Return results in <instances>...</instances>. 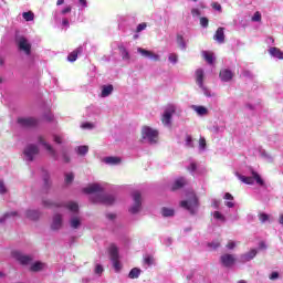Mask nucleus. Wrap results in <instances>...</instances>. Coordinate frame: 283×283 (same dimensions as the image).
<instances>
[{"mask_svg":"<svg viewBox=\"0 0 283 283\" xmlns=\"http://www.w3.org/2000/svg\"><path fill=\"white\" fill-rule=\"evenodd\" d=\"M84 193H95L91 197L92 202H99L101 205H113L116 198L112 195L103 193V188L98 184H93L83 189Z\"/></svg>","mask_w":283,"mask_h":283,"instance_id":"obj_1","label":"nucleus"},{"mask_svg":"<svg viewBox=\"0 0 283 283\" xmlns=\"http://www.w3.org/2000/svg\"><path fill=\"white\" fill-rule=\"evenodd\" d=\"M179 206L181 209L189 211L190 216H196V213H198V209L200 208V199H198L196 192L190 191L187 193V200L180 201Z\"/></svg>","mask_w":283,"mask_h":283,"instance_id":"obj_2","label":"nucleus"},{"mask_svg":"<svg viewBox=\"0 0 283 283\" xmlns=\"http://www.w3.org/2000/svg\"><path fill=\"white\" fill-rule=\"evenodd\" d=\"M237 178L241 180L244 185H253L256 182L260 187H264V179L258 174L255 170H251V176L252 177H247L244 175H241L240 172H235Z\"/></svg>","mask_w":283,"mask_h":283,"instance_id":"obj_3","label":"nucleus"},{"mask_svg":"<svg viewBox=\"0 0 283 283\" xmlns=\"http://www.w3.org/2000/svg\"><path fill=\"white\" fill-rule=\"evenodd\" d=\"M142 138L148 140L150 145H155V143H158V130L149 126H144L142 128Z\"/></svg>","mask_w":283,"mask_h":283,"instance_id":"obj_4","label":"nucleus"},{"mask_svg":"<svg viewBox=\"0 0 283 283\" xmlns=\"http://www.w3.org/2000/svg\"><path fill=\"white\" fill-rule=\"evenodd\" d=\"M174 114H176V106L172 104H169L166 107L164 115L161 117L163 125H166V126L171 125V117L174 116Z\"/></svg>","mask_w":283,"mask_h":283,"instance_id":"obj_5","label":"nucleus"},{"mask_svg":"<svg viewBox=\"0 0 283 283\" xmlns=\"http://www.w3.org/2000/svg\"><path fill=\"white\" fill-rule=\"evenodd\" d=\"M12 258L19 262V264H22V266H28L32 262V256L28 254H23L20 251H13L11 253Z\"/></svg>","mask_w":283,"mask_h":283,"instance_id":"obj_6","label":"nucleus"},{"mask_svg":"<svg viewBox=\"0 0 283 283\" xmlns=\"http://www.w3.org/2000/svg\"><path fill=\"white\" fill-rule=\"evenodd\" d=\"M27 160H29L30 163H32V160H34L35 156H39V146L34 145V144H30L24 148L23 151Z\"/></svg>","mask_w":283,"mask_h":283,"instance_id":"obj_7","label":"nucleus"},{"mask_svg":"<svg viewBox=\"0 0 283 283\" xmlns=\"http://www.w3.org/2000/svg\"><path fill=\"white\" fill-rule=\"evenodd\" d=\"M133 200H134V205L129 209V211L130 213L135 214V213H138V211H140V207H143L140 191L135 190L133 192Z\"/></svg>","mask_w":283,"mask_h":283,"instance_id":"obj_8","label":"nucleus"},{"mask_svg":"<svg viewBox=\"0 0 283 283\" xmlns=\"http://www.w3.org/2000/svg\"><path fill=\"white\" fill-rule=\"evenodd\" d=\"M18 123L21 127H36V125H39V119L34 117H19Z\"/></svg>","mask_w":283,"mask_h":283,"instance_id":"obj_9","label":"nucleus"},{"mask_svg":"<svg viewBox=\"0 0 283 283\" xmlns=\"http://www.w3.org/2000/svg\"><path fill=\"white\" fill-rule=\"evenodd\" d=\"M220 262L226 269H231V266L235 264V256L233 254H222L220 256Z\"/></svg>","mask_w":283,"mask_h":283,"instance_id":"obj_10","label":"nucleus"},{"mask_svg":"<svg viewBox=\"0 0 283 283\" xmlns=\"http://www.w3.org/2000/svg\"><path fill=\"white\" fill-rule=\"evenodd\" d=\"M18 46L19 50H21L22 52H24L28 56H30L31 52H32V44L28 43V39L25 38H20L19 42H18Z\"/></svg>","mask_w":283,"mask_h":283,"instance_id":"obj_11","label":"nucleus"},{"mask_svg":"<svg viewBox=\"0 0 283 283\" xmlns=\"http://www.w3.org/2000/svg\"><path fill=\"white\" fill-rule=\"evenodd\" d=\"M137 52L142 54V56H144L145 59H150L151 61H160V55L147 49L138 48Z\"/></svg>","mask_w":283,"mask_h":283,"instance_id":"obj_12","label":"nucleus"},{"mask_svg":"<svg viewBox=\"0 0 283 283\" xmlns=\"http://www.w3.org/2000/svg\"><path fill=\"white\" fill-rule=\"evenodd\" d=\"M63 227V216L60 213L53 216V221L51 223L52 231H59Z\"/></svg>","mask_w":283,"mask_h":283,"instance_id":"obj_13","label":"nucleus"},{"mask_svg":"<svg viewBox=\"0 0 283 283\" xmlns=\"http://www.w3.org/2000/svg\"><path fill=\"white\" fill-rule=\"evenodd\" d=\"M219 76L221 81H223L224 83H229V81L233 80V72L229 69H223L220 71Z\"/></svg>","mask_w":283,"mask_h":283,"instance_id":"obj_14","label":"nucleus"},{"mask_svg":"<svg viewBox=\"0 0 283 283\" xmlns=\"http://www.w3.org/2000/svg\"><path fill=\"white\" fill-rule=\"evenodd\" d=\"M184 187H187V179H185L184 177H179L172 184L171 191H178L179 189H182Z\"/></svg>","mask_w":283,"mask_h":283,"instance_id":"obj_15","label":"nucleus"},{"mask_svg":"<svg viewBox=\"0 0 283 283\" xmlns=\"http://www.w3.org/2000/svg\"><path fill=\"white\" fill-rule=\"evenodd\" d=\"M196 83L201 90H205V71L202 69L196 71Z\"/></svg>","mask_w":283,"mask_h":283,"instance_id":"obj_16","label":"nucleus"},{"mask_svg":"<svg viewBox=\"0 0 283 283\" xmlns=\"http://www.w3.org/2000/svg\"><path fill=\"white\" fill-rule=\"evenodd\" d=\"M38 142L45 147L46 151L53 156V158H56V150L52 147V145L48 144L43 136L38 137Z\"/></svg>","mask_w":283,"mask_h":283,"instance_id":"obj_17","label":"nucleus"},{"mask_svg":"<svg viewBox=\"0 0 283 283\" xmlns=\"http://www.w3.org/2000/svg\"><path fill=\"white\" fill-rule=\"evenodd\" d=\"M78 54H83V46H78L67 55V61L74 63L78 59Z\"/></svg>","mask_w":283,"mask_h":283,"instance_id":"obj_18","label":"nucleus"},{"mask_svg":"<svg viewBox=\"0 0 283 283\" xmlns=\"http://www.w3.org/2000/svg\"><path fill=\"white\" fill-rule=\"evenodd\" d=\"M258 255V250L252 249L251 251H249L245 254L241 255V262H251V260H253V258H255Z\"/></svg>","mask_w":283,"mask_h":283,"instance_id":"obj_19","label":"nucleus"},{"mask_svg":"<svg viewBox=\"0 0 283 283\" xmlns=\"http://www.w3.org/2000/svg\"><path fill=\"white\" fill-rule=\"evenodd\" d=\"M214 41L224 43V28L219 27L213 35Z\"/></svg>","mask_w":283,"mask_h":283,"instance_id":"obj_20","label":"nucleus"},{"mask_svg":"<svg viewBox=\"0 0 283 283\" xmlns=\"http://www.w3.org/2000/svg\"><path fill=\"white\" fill-rule=\"evenodd\" d=\"M69 224L71 229H81V217L78 216L71 217Z\"/></svg>","mask_w":283,"mask_h":283,"instance_id":"obj_21","label":"nucleus"},{"mask_svg":"<svg viewBox=\"0 0 283 283\" xmlns=\"http://www.w3.org/2000/svg\"><path fill=\"white\" fill-rule=\"evenodd\" d=\"M112 92H114V85L112 84L103 85L102 93H101L102 98H107V96H109Z\"/></svg>","mask_w":283,"mask_h":283,"instance_id":"obj_22","label":"nucleus"},{"mask_svg":"<svg viewBox=\"0 0 283 283\" xmlns=\"http://www.w3.org/2000/svg\"><path fill=\"white\" fill-rule=\"evenodd\" d=\"M269 53L271 54V56H275V59H280L281 61H283V52L279 48H270Z\"/></svg>","mask_w":283,"mask_h":283,"instance_id":"obj_23","label":"nucleus"},{"mask_svg":"<svg viewBox=\"0 0 283 283\" xmlns=\"http://www.w3.org/2000/svg\"><path fill=\"white\" fill-rule=\"evenodd\" d=\"M104 163L106 165H120V163H123V159H120V157H105L104 158Z\"/></svg>","mask_w":283,"mask_h":283,"instance_id":"obj_24","label":"nucleus"},{"mask_svg":"<svg viewBox=\"0 0 283 283\" xmlns=\"http://www.w3.org/2000/svg\"><path fill=\"white\" fill-rule=\"evenodd\" d=\"M140 273H143V271L138 268H134L130 270L128 277L130 280H138V277H140Z\"/></svg>","mask_w":283,"mask_h":283,"instance_id":"obj_25","label":"nucleus"},{"mask_svg":"<svg viewBox=\"0 0 283 283\" xmlns=\"http://www.w3.org/2000/svg\"><path fill=\"white\" fill-rule=\"evenodd\" d=\"M176 211L171 208L164 207L161 208V214L164 218H171L174 217Z\"/></svg>","mask_w":283,"mask_h":283,"instance_id":"obj_26","label":"nucleus"},{"mask_svg":"<svg viewBox=\"0 0 283 283\" xmlns=\"http://www.w3.org/2000/svg\"><path fill=\"white\" fill-rule=\"evenodd\" d=\"M111 260H118V248L115 244L109 247Z\"/></svg>","mask_w":283,"mask_h":283,"instance_id":"obj_27","label":"nucleus"},{"mask_svg":"<svg viewBox=\"0 0 283 283\" xmlns=\"http://www.w3.org/2000/svg\"><path fill=\"white\" fill-rule=\"evenodd\" d=\"M118 50L120 52L123 61H129V59H132V56L129 55V51H127L125 46H118Z\"/></svg>","mask_w":283,"mask_h":283,"instance_id":"obj_28","label":"nucleus"},{"mask_svg":"<svg viewBox=\"0 0 283 283\" xmlns=\"http://www.w3.org/2000/svg\"><path fill=\"white\" fill-rule=\"evenodd\" d=\"M64 207L69 209V211H72L73 213L78 212V203L74 201L67 202L66 205H64Z\"/></svg>","mask_w":283,"mask_h":283,"instance_id":"obj_29","label":"nucleus"},{"mask_svg":"<svg viewBox=\"0 0 283 283\" xmlns=\"http://www.w3.org/2000/svg\"><path fill=\"white\" fill-rule=\"evenodd\" d=\"M202 56H203L205 61H207V63H209V65H213V53H211L209 51H203Z\"/></svg>","mask_w":283,"mask_h":283,"instance_id":"obj_30","label":"nucleus"},{"mask_svg":"<svg viewBox=\"0 0 283 283\" xmlns=\"http://www.w3.org/2000/svg\"><path fill=\"white\" fill-rule=\"evenodd\" d=\"M177 44L180 50H187V43L181 34H177Z\"/></svg>","mask_w":283,"mask_h":283,"instance_id":"obj_31","label":"nucleus"},{"mask_svg":"<svg viewBox=\"0 0 283 283\" xmlns=\"http://www.w3.org/2000/svg\"><path fill=\"white\" fill-rule=\"evenodd\" d=\"M195 112H197L199 116H207V114H209V109L205 106H195Z\"/></svg>","mask_w":283,"mask_h":283,"instance_id":"obj_32","label":"nucleus"},{"mask_svg":"<svg viewBox=\"0 0 283 283\" xmlns=\"http://www.w3.org/2000/svg\"><path fill=\"white\" fill-rule=\"evenodd\" d=\"M39 211L36 210H28L27 211V218H29V220H39Z\"/></svg>","mask_w":283,"mask_h":283,"instance_id":"obj_33","label":"nucleus"},{"mask_svg":"<svg viewBox=\"0 0 283 283\" xmlns=\"http://www.w3.org/2000/svg\"><path fill=\"white\" fill-rule=\"evenodd\" d=\"M42 269H43V263L35 262L31 265L30 271H32L33 273H38V271H42Z\"/></svg>","mask_w":283,"mask_h":283,"instance_id":"obj_34","label":"nucleus"},{"mask_svg":"<svg viewBox=\"0 0 283 283\" xmlns=\"http://www.w3.org/2000/svg\"><path fill=\"white\" fill-rule=\"evenodd\" d=\"M43 206H44V207H48L49 209H52V208H54V207H63V205L56 203V202H52V201H50V200H44V201H43Z\"/></svg>","mask_w":283,"mask_h":283,"instance_id":"obj_35","label":"nucleus"},{"mask_svg":"<svg viewBox=\"0 0 283 283\" xmlns=\"http://www.w3.org/2000/svg\"><path fill=\"white\" fill-rule=\"evenodd\" d=\"M90 151V147L88 146H78L77 147V154L80 156H85V154H87Z\"/></svg>","mask_w":283,"mask_h":283,"instance_id":"obj_36","label":"nucleus"},{"mask_svg":"<svg viewBox=\"0 0 283 283\" xmlns=\"http://www.w3.org/2000/svg\"><path fill=\"white\" fill-rule=\"evenodd\" d=\"M23 19L27 21H34V12L29 11V12H23L22 13Z\"/></svg>","mask_w":283,"mask_h":283,"instance_id":"obj_37","label":"nucleus"},{"mask_svg":"<svg viewBox=\"0 0 283 283\" xmlns=\"http://www.w3.org/2000/svg\"><path fill=\"white\" fill-rule=\"evenodd\" d=\"M43 118L46 123H54V115L50 111L43 115Z\"/></svg>","mask_w":283,"mask_h":283,"instance_id":"obj_38","label":"nucleus"},{"mask_svg":"<svg viewBox=\"0 0 283 283\" xmlns=\"http://www.w3.org/2000/svg\"><path fill=\"white\" fill-rule=\"evenodd\" d=\"M168 61H169L170 63H174V64L178 63V54H176V53H170V54L168 55Z\"/></svg>","mask_w":283,"mask_h":283,"instance_id":"obj_39","label":"nucleus"},{"mask_svg":"<svg viewBox=\"0 0 283 283\" xmlns=\"http://www.w3.org/2000/svg\"><path fill=\"white\" fill-rule=\"evenodd\" d=\"M213 218L216 220H221V222H224L227 220V218H224L223 214L220 213V211H214L213 212Z\"/></svg>","mask_w":283,"mask_h":283,"instance_id":"obj_40","label":"nucleus"},{"mask_svg":"<svg viewBox=\"0 0 283 283\" xmlns=\"http://www.w3.org/2000/svg\"><path fill=\"white\" fill-rule=\"evenodd\" d=\"M74 181V174L70 172L65 175V182L66 185H72V182Z\"/></svg>","mask_w":283,"mask_h":283,"instance_id":"obj_41","label":"nucleus"},{"mask_svg":"<svg viewBox=\"0 0 283 283\" xmlns=\"http://www.w3.org/2000/svg\"><path fill=\"white\" fill-rule=\"evenodd\" d=\"M201 28H209V19L207 17L200 18Z\"/></svg>","mask_w":283,"mask_h":283,"instance_id":"obj_42","label":"nucleus"},{"mask_svg":"<svg viewBox=\"0 0 283 283\" xmlns=\"http://www.w3.org/2000/svg\"><path fill=\"white\" fill-rule=\"evenodd\" d=\"M12 216H19V213L17 211L6 213L4 217L0 219V223L6 222V219Z\"/></svg>","mask_w":283,"mask_h":283,"instance_id":"obj_43","label":"nucleus"},{"mask_svg":"<svg viewBox=\"0 0 283 283\" xmlns=\"http://www.w3.org/2000/svg\"><path fill=\"white\" fill-rule=\"evenodd\" d=\"M252 21L254 22H260L262 21V13H260V11H256L253 17H252Z\"/></svg>","mask_w":283,"mask_h":283,"instance_id":"obj_44","label":"nucleus"},{"mask_svg":"<svg viewBox=\"0 0 283 283\" xmlns=\"http://www.w3.org/2000/svg\"><path fill=\"white\" fill-rule=\"evenodd\" d=\"M186 146L187 147H193V138L191 137V135H187V137H186Z\"/></svg>","mask_w":283,"mask_h":283,"instance_id":"obj_45","label":"nucleus"},{"mask_svg":"<svg viewBox=\"0 0 283 283\" xmlns=\"http://www.w3.org/2000/svg\"><path fill=\"white\" fill-rule=\"evenodd\" d=\"M259 220L260 222H266L269 221V214L262 212V213H259Z\"/></svg>","mask_w":283,"mask_h":283,"instance_id":"obj_46","label":"nucleus"},{"mask_svg":"<svg viewBox=\"0 0 283 283\" xmlns=\"http://www.w3.org/2000/svg\"><path fill=\"white\" fill-rule=\"evenodd\" d=\"M199 147L200 149H206L207 148V139H205L203 137H201L199 139Z\"/></svg>","mask_w":283,"mask_h":283,"instance_id":"obj_47","label":"nucleus"},{"mask_svg":"<svg viewBox=\"0 0 283 283\" xmlns=\"http://www.w3.org/2000/svg\"><path fill=\"white\" fill-rule=\"evenodd\" d=\"M115 271H120V261L118 259L112 260Z\"/></svg>","mask_w":283,"mask_h":283,"instance_id":"obj_48","label":"nucleus"},{"mask_svg":"<svg viewBox=\"0 0 283 283\" xmlns=\"http://www.w3.org/2000/svg\"><path fill=\"white\" fill-rule=\"evenodd\" d=\"M213 10H217L218 12H222V6L218 2H213L212 4Z\"/></svg>","mask_w":283,"mask_h":283,"instance_id":"obj_49","label":"nucleus"},{"mask_svg":"<svg viewBox=\"0 0 283 283\" xmlns=\"http://www.w3.org/2000/svg\"><path fill=\"white\" fill-rule=\"evenodd\" d=\"M82 129H94V124L86 122L82 124Z\"/></svg>","mask_w":283,"mask_h":283,"instance_id":"obj_50","label":"nucleus"},{"mask_svg":"<svg viewBox=\"0 0 283 283\" xmlns=\"http://www.w3.org/2000/svg\"><path fill=\"white\" fill-rule=\"evenodd\" d=\"M147 28V24L144 22V23H139L137 25V29H136V32H143V30H145Z\"/></svg>","mask_w":283,"mask_h":283,"instance_id":"obj_51","label":"nucleus"},{"mask_svg":"<svg viewBox=\"0 0 283 283\" xmlns=\"http://www.w3.org/2000/svg\"><path fill=\"white\" fill-rule=\"evenodd\" d=\"M53 140L54 143H56L57 145H61L63 143V138L59 135H54L53 136Z\"/></svg>","mask_w":283,"mask_h":283,"instance_id":"obj_52","label":"nucleus"},{"mask_svg":"<svg viewBox=\"0 0 283 283\" xmlns=\"http://www.w3.org/2000/svg\"><path fill=\"white\" fill-rule=\"evenodd\" d=\"M145 264H148V266H150V264H154V256H147L144 259Z\"/></svg>","mask_w":283,"mask_h":283,"instance_id":"obj_53","label":"nucleus"},{"mask_svg":"<svg viewBox=\"0 0 283 283\" xmlns=\"http://www.w3.org/2000/svg\"><path fill=\"white\" fill-rule=\"evenodd\" d=\"M0 193H8V189L6 188V184L0 181Z\"/></svg>","mask_w":283,"mask_h":283,"instance_id":"obj_54","label":"nucleus"},{"mask_svg":"<svg viewBox=\"0 0 283 283\" xmlns=\"http://www.w3.org/2000/svg\"><path fill=\"white\" fill-rule=\"evenodd\" d=\"M211 207H213V209H220V200L214 199V200L212 201Z\"/></svg>","mask_w":283,"mask_h":283,"instance_id":"obj_55","label":"nucleus"},{"mask_svg":"<svg viewBox=\"0 0 283 283\" xmlns=\"http://www.w3.org/2000/svg\"><path fill=\"white\" fill-rule=\"evenodd\" d=\"M95 273H96L97 275H101V273H103V265L97 264V265L95 266Z\"/></svg>","mask_w":283,"mask_h":283,"instance_id":"obj_56","label":"nucleus"},{"mask_svg":"<svg viewBox=\"0 0 283 283\" xmlns=\"http://www.w3.org/2000/svg\"><path fill=\"white\" fill-rule=\"evenodd\" d=\"M226 247L229 250L235 249V241H229Z\"/></svg>","mask_w":283,"mask_h":283,"instance_id":"obj_57","label":"nucleus"},{"mask_svg":"<svg viewBox=\"0 0 283 283\" xmlns=\"http://www.w3.org/2000/svg\"><path fill=\"white\" fill-rule=\"evenodd\" d=\"M208 247H210L211 249H218L220 247V242L216 241L208 243Z\"/></svg>","mask_w":283,"mask_h":283,"instance_id":"obj_58","label":"nucleus"},{"mask_svg":"<svg viewBox=\"0 0 283 283\" xmlns=\"http://www.w3.org/2000/svg\"><path fill=\"white\" fill-rule=\"evenodd\" d=\"M44 187H50V175L44 176Z\"/></svg>","mask_w":283,"mask_h":283,"instance_id":"obj_59","label":"nucleus"},{"mask_svg":"<svg viewBox=\"0 0 283 283\" xmlns=\"http://www.w3.org/2000/svg\"><path fill=\"white\" fill-rule=\"evenodd\" d=\"M192 17H200V9H191Z\"/></svg>","mask_w":283,"mask_h":283,"instance_id":"obj_60","label":"nucleus"},{"mask_svg":"<svg viewBox=\"0 0 283 283\" xmlns=\"http://www.w3.org/2000/svg\"><path fill=\"white\" fill-rule=\"evenodd\" d=\"M277 277H280V273L277 272H272L270 275V280H277Z\"/></svg>","mask_w":283,"mask_h":283,"instance_id":"obj_61","label":"nucleus"},{"mask_svg":"<svg viewBox=\"0 0 283 283\" xmlns=\"http://www.w3.org/2000/svg\"><path fill=\"white\" fill-rule=\"evenodd\" d=\"M223 198L224 200H233V195H231L230 192H226Z\"/></svg>","mask_w":283,"mask_h":283,"instance_id":"obj_62","label":"nucleus"},{"mask_svg":"<svg viewBox=\"0 0 283 283\" xmlns=\"http://www.w3.org/2000/svg\"><path fill=\"white\" fill-rule=\"evenodd\" d=\"M226 207H228L229 209H233L235 207V203H233V201H228L226 202Z\"/></svg>","mask_w":283,"mask_h":283,"instance_id":"obj_63","label":"nucleus"},{"mask_svg":"<svg viewBox=\"0 0 283 283\" xmlns=\"http://www.w3.org/2000/svg\"><path fill=\"white\" fill-rule=\"evenodd\" d=\"M69 12H72V8L66 7L65 9L62 10V14H67Z\"/></svg>","mask_w":283,"mask_h":283,"instance_id":"obj_64","label":"nucleus"}]
</instances>
